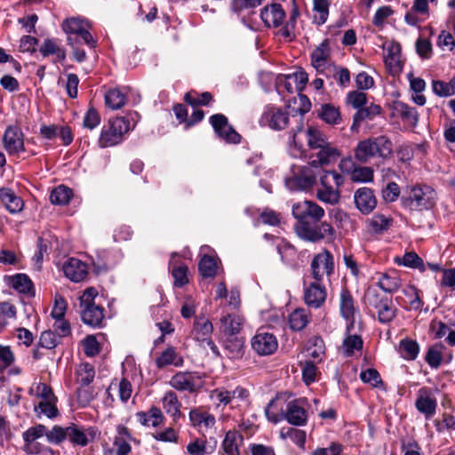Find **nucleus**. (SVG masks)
<instances>
[{
  "label": "nucleus",
  "instance_id": "f257e3e1",
  "mask_svg": "<svg viewBox=\"0 0 455 455\" xmlns=\"http://www.w3.org/2000/svg\"><path fill=\"white\" fill-rule=\"evenodd\" d=\"M96 435L97 429L93 427H85L76 423H70L66 427L56 425L49 430L47 441L50 443L60 444L68 440L73 446L84 447L94 440Z\"/></svg>",
  "mask_w": 455,
  "mask_h": 455
},
{
  "label": "nucleus",
  "instance_id": "f03ea898",
  "mask_svg": "<svg viewBox=\"0 0 455 455\" xmlns=\"http://www.w3.org/2000/svg\"><path fill=\"white\" fill-rule=\"evenodd\" d=\"M137 113L111 118L101 129L99 145L101 148L112 147L123 141L124 136L135 127Z\"/></svg>",
  "mask_w": 455,
  "mask_h": 455
},
{
  "label": "nucleus",
  "instance_id": "7ed1b4c3",
  "mask_svg": "<svg viewBox=\"0 0 455 455\" xmlns=\"http://www.w3.org/2000/svg\"><path fill=\"white\" fill-rule=\"evenodd\" d=\"M437 200L435 190L426 184L408 186L402 197L403 208L411 212L428 211L435 207Z\"/></svg>",
  "mask_w": 455,
  "mask_h": 455
},
{
  "label": "nucleus",
  "instance_id": "20e7f679",
  "mask_svg": "<svg viewBox=\"0 0 455 455\" xmlns=\"http://www.w3.org/2000/svg\"><path fill=\"white\" fill-rule=\"evenodd\" d=\"M392 151L393 144L384 135L363 140L357 143L354 150L355 158L362 164H367L375 157L386 158Z\"/></svg>",
  "mask_w": 455,
  "mask_h": 455
},
{
  "label": "nucleus",
  "instance_id": "39448f33",
  "mask_svg": "<svg viewBox=\"0 0 455 455\" xmlns=\"http://www.w3.org/2000/svg\"><path fill=\"white\" fill-rule=\"evenodd\" d=\"M291 212L297 220L295 230L300 233L303 228L319 222L324 216V210L316 203L309 200L298 202L292 205Z\"/></svg>",
  "mask_w": 455,
  "mask_h": 455
},
{
  "label": "nucleus",
  "instance_id": "423d86ee",
  "mask_svg": "<svg viewBox=\"0 0 455 455\" xmlns=\"http://www.w3.org/2000/svg\"><path fill=\"white\" fill-rule=\"evenodd\" d=\"M47 434H49V430H47L46 427L42 424H38L27 429L22 434L24 440V451L28 454L31 455H53L52 448L38 442V439L44 435L47 437Z\"/></svg>",
  "mask_w": 455,
  "mask_h": 455
},
{
  "label": "nucleus",
  "instance_id": "0eeeda50",
  "mask_svg": "<svg viewBox=\"0 0 455 455\" xmlns=\"http://www.w3.org/2000/svg\"><path fill=\"white\" fill-rule=\"evenodd\" d=\"M316 182V175L309 166L293 167L292 174L285 178V186L291 191L311 188Z\"/></svg>",
  "mask_w": 455,
  "mask_h": 455
},
{
  "label": "nucleus",
  "instance_id": "6e6552de",
  "mask_svg": "<svg viewBox=\"0 0 455 455\" xmlns=\"http://www.w3.org/2000/svg\"><path fill=\"white\" fill-rule=\"evenodd\" d=\"M259 124L262 127H267L274 131H282L289 124V114L282 108L275 105H267L263 109Z\"/></svg>",
  "mask_w": 455,
  "mask_h": 455
},
{
  "label": "nucleus",
  "instance_id": "1a4fd4ad",
  "mask_svg": "<svg viewBox=\"0 0 455 455\" xmlns=\"http://www.w3.org/2000/svg\"><path fill=\"white\" fill-rule=\"evenodd\" d=\"M169 384L178 391L195 393L204 387V380L197 371H179L171 378Z\"/></svg>",
  "mask_w": 455,
  "mask_h": 455
},
{
  "label": "nucleus",
  "instance_id": "9d476101",
  "mask_svg": "<svg viewBox=\"0 0 455 455\" xmlns=\"http://www.w3.org/2000/svg\"><path fill=\"white\" fill-rule=\"evenodd\" d=\"M62 28L68 36L76 38L79 41L82 40L90 48L96 47L97 42L88 31L87 24L84 20L78 18L67 19L62 24Z\"/></svg>",
  "mask_w": 455,
  "mask_h": 455
},
{
  "label": "nucleus",
  "instance_id": "9b49d317",
  "mask_svg": "<svg viewBox=\"0 0 455 455\" xmlns=\"http://www.w3.org/2000/svg\"><path fill=\"white\" fill-rule=\"evenodd\" d=\"M310 268L312 277L315 281H323L324 275L331 276L334 273L332 254L327 250H323L315 255L311 261Z\"/></svg>",
  "mask_w": 455,
  "mask_h": 455
},
{
  "label": "nucleus",
  "instance_id": "f8f14e48",
  "mask_svg": "<svg viewBox=\"0 0 455 455\" xmlns=\"http://www.w3.org/2000/svg\"><path fill=\"white\" fill-rule=\"evenodd\" d=\"M310 60L312 67L320 74L330 72L334 63L331 60V51L329 39H324L311 52Z\"/></svg>",
  "mask_w": 455,
  "mask_h": 455
},
{
  "label": "nucleus",
  "instance_id": "ddd939ff",
  "mask_svg": "<svg viewBox=\"0 0 455 455\" xmlns=\"http://www.w3.org/2000/svg\"><path fill=\"white\" fill-rule=\"evenodd\" d=\"M252 350L259 355H273L278 348L276 337L265 330H258L251 340Z\"/></svg>",
  "mask_w": 455,
  "mask_h": 455
},
{
  "label": "nucleus",
  "instance_id": "4468645a",
  "mask_svg": "<svg viewBox=\"0 0 455 455\" xmlns=\"http://www.w3.org/2000/svg\"><path fill=\"white\" fill-rule=\"evenodd\" d=\"M307 398L290 401L286 404L284 419L293 426H305L307 422Z\"/></svg>",
  "mask_w": 455,
  "mask_h": 455
},
{
  "label": "nucleus",
  "instance_id": "2eb2a0df",
  "mask_svg": "<svg viewBox=\"0 0 455 455\" xmlns=\"http://www.w3.org/2000/svg\"><path fill=\"white\" fill-rule=\"evenodd\" d=\"M367 303L375 310L379 321L382 323L391 322L396 315L395 307L393 305L392 300L387 298L369 294L367 296Z\"/></svg>",
  "mask_w": 455,
  "mask_h": 455
},
{
  "label": "nucleus",
  "instance_id": "dca6fc26",
  "mask_svg": "<svg viewBox=\"0 0 455 455\" xmlns=\"http://www.w3.org/2000/svg\"><path fill=\"white\" fill-rule=\"evenodd\" d=\"M415 407L426 419H430L435 414L437 408V399L434 390L427 387H420L417 392Z\"/></svg>",
  "mask_w": 455,
  "mask_h": 455
},
{
  "label": "nucleus",
  "instance_id": "f3484780",
  "mask_svg": "<svg viewBox=\"0 0 455 455\" xmlns=\"http://www.w3.org/2000/svg\"><path fill=\"white\" fill-rule=\"evenodd\" d=\"M210 123L216 134L228 143L237 144L241 136L228 124V118L222 114H215L210 117Z\"/></svg>",
  "mask_w": 455,
  "mask_h": 455
},
{
  "label": "nucleus",
  "instance_id": "a211bd4d",
  "mask_svg": "<svg viewBox=\"0 0 455 455\" xmlns=\"http://www.w3.org/2000/svg\"><path fill=\"white\" fill-rule=\"evenodd\" d=\"M3 144L9 155L24 152V134L21 129L17 125L8 126L3 136Z\"/></svg>",
  "mask_w": 455,
  "mask_h": 455
},
{
  "label": "nucleus",
  "instance_id": "6ab92c4d",
  "mask_svg": "<svg viewBox=\"0 0 455 455\" xmlns=\"http://www.w3.org/2000/svg\"><path fill=\"white\" fill-rule=\"evenodd\" d=\"M334 235V228L326 221L315 226L311 224L307 228H303L300 233L298 234L302 239L314 243L323 239H332Z\"/></svg>",
  "mask_w": 455,
  "mask_h": 455
},
{
  "label": "nucleus",
  "instance_id": "aec40b11",
  "mask_svg": "<svg viewBox=\"0 0 455 455\" xmlns=\"http://www.w3.org/2000/svg\"><path fill=\"white\" fill-rule=\"evenodd\" d=\"M286 13L280 4H267L260 10V19L268 28H276L283 25Z\"/></svg>",
  "mask_w": 455,
  "mask_h": 455
},
{
  "label": "nucleus",
  "instance_id": "412c9836",
  "mask_svg": "<svg viewBox=\"0 0 455 455\" xmlns=\"http://www.w3.org/2000/svg\"><path fill=\"white\" fill-rule=\"evenodd\" d=\"M327 291L322 281H314L304 289L305 303L313 308H320L325 302Z\"/></svg>",
  "mask_w": 455,
  "mask_h": 455
},
{
  "label": "nucleus",
  "instance_id": "4be33fe9",
  "mask_svg": "<svg viewBox=\"0 0 455 455\" xmlns=\"http://www.w3.org/2000/svg\"><path fill=\"white\" fill-rule=\"evenodd\" d=\"M354 200L356 208L363 214H369L377 205L373 190L365 187L360 188L355 192Z\"/></svg>",
  "mask_w": 455,
  "mask_h": 455
},
{
  "label": "nucleus",
  "instance_id": "5701e85b",
  "mask_svg": "<svg viewBox=\"0 0 455 455\" xmlns=\"http://www.w3.org/2000/svg\"><path fill=\"white\" fill-rule=\"evenodd\" d=\"M62 269L66 277L75 283L84 280L88 275L87 265L75 258L68 259L64 263Z\"/></svg>",
  "mask_w": 455,
  "mask_h": 455
},
{
  "label": "nucleus",
  "instance_id": "b1692460",
  "mask_svg": "<svg viewBox=\"0 0 455 455\" xmlns=\"http://www.w3.org/2000/svg\"><path fill=\"white\" fill-rule=\"evenodd\" d=\"M341 156L340 150L331 143H327L324 147L317 149L315 159L311 161L312 166L328 165L335 163Z\"/></svg>",
  "mask_w": 455,
  "mask_h": 455
},
{
  "label": "nucleus",
  "instance_id": "393cba45",
  "mask_svg": "<svg viewBox=\"0 0 455 455\" xmlns=\"http://www.w3.org/2000/svg\"><path fill=\"white\" fill-rule=\"evenodd\" d=\"M340 314L347 321V332L349 333L354 327L355 307L351 293L343 289L340 292Z\"/></svg>",
  "mask_w": 455,
  "mask_h": 455
},
{
  "label": "nucleus",
  "instance_id": "a878e982",
  "mask_svg": "<svg viewBox=\"0 0 455 455\" xmlns=\"http://www.w3.org/2000/svg\"><path fill=\"white\" fill-rule=\"evenodd\" d=\"M221 337L238 336L243 325V319L235 314H228L220 318Z\"/></svg>",
  "mask_w": 455,
  "mask_h": 455
},
{
  "label": "nucleus",
  "instance_id": "bb28decb",
  "mask_svg": "<svg viewBox=\"0 0 455 455\" xmlns=\"http://www.w3.org/2000/svg\"><path fill=\"white\" fill-rule=\"evenodd\" d=\"M83 322L92 327H100L104 319V308L98 304L80 306Z\"/></svg>",
  "mask_w": 455,
  "mask_h": 455
},
{
  "label": "nucleus",
  "instance_id": "cd10ccee",
  "mask_svg": "<svg viewBox=\"0 0 455 455\" xmlns=\"http://www.w3.org/2000/svg\"><path fill=\"white\" fill-rule=\"evenodd\" d=\"M221 343L227 356L230 359L241 358L243 355L244 339L238 336L221 337Z\"/></svg>",
  "mask_w": 455,
  "mask_h": 455
},
{
  "label": "nucleus",
  "instance_id": "c85d7f7f",
  "mask_svg": "<svg viewBox=\"0 0 455 455\" xmlns=\"http://www.w3.org/2000/svg\"><path fill=\"white\" fill-rule=\"evenodd\" d=\"M377 285L385 292L394 293L401 286V279L395 270H388L376 275Z\"/></svg>",
  "mask_w": 455,
  "mask_h": 455
},
{
  "label": "nucleus",
  "instance_id": "c756f323",
  "mask_svg": "<svg viewBox=\"0 0 455 455\" xmlns=\"http://www.w3.org/2000/svg\"><path fill=\"white\" fill-rule=\"evenodd\" d=\"M0 204H3L11 214L20 212L24 207L23 200L12 189L6 188H0Z\"/></svg>",
  "mask_w": 455,
  "mask_h": 455
},
{
  "label": "nucleus",
  "instance_id": "7c9ffc66",
  "mask_svg": "<svg viewBox=\"0 0 455 455\" xmlns=\"http://www.w3.org/2000/svg\"><path fill=\"white\" fill-rule=\"evenodd\" d=\"M394 115L400 117L402 121L411 127H415L419 121L416 108L402 102L395 101L393 104Z\"/></svg>",
  "mask_w": 455,
  "mask_h": 455
},
{
  "label": "nucleus",
  "instance_id": "2f4dec72",
  "mask_svg": "<svg viewBox=\"0 0 455 455\" xmlns=\"http://www.w3.org/2000/svg\"><path fill=\"white\" fill-rule=\"evenodd\" d=\"M189 420L194 427L200 430L212 428L216 423L212 414L198 408L190 411Z\"/></svg>",
  "mask_w": 455,
  "mask_h": 455
},
{
  "label": "nucleus",
  "instance_id": "473e14b6",
  "mask_svg": "<svg viewBox=\"0 0 455 455\" xmlns=\"http://www.w3.org/2000/svg\"><path fill=\"white\" fill-rule=\"evenodd\" d=\"M213 331L212 322L204 316L196 317L194 323L193 335L195 339L204 344L206 340H210Z\"/></svg>",
  "mask_w": 455,
  "mask_h": 455
},
{
  "label": "nucleus",
  "instance_id": "72a5a7b5",
  "mask_svg": "<svg viewBox=\"0 0 455 455\" xmlns=\"http://www.w3.org/2000/svg\"><path fill=\"white\" fill-rule=\"evenodd\" d=\"M243 441V437L238 431H228L221 444L225 455H240L239 448Z\"/></svg>",
  "mask_w": 455,
  "mask_h": 455
},
{
  "label": "nucleus",
  "instance_id": "f704fd0d",
  "mask_svg": "<svg viewBox=\"0 0 455 455\" xmlns=\"http://www.w3.org/2000/svg\"><path fill=\"white\" fill-rule=\"evenodd\" d=\"M317 116L330 125H338L342 122L339 108L330 103L321 105Z\"/></svg>",
  "mask_w": 455,
  "mask_h": 455
},
{
  "label": "nucleus",
  "instance_id": "c9c22d12",
  "mask_svg": "<svg viewBox=\"0 0 455 455\" xmlns=\"http://www.w3.org/2000/svg\"><path fill=\"white\" fill-rule=\"evenodd\" d=\"M284 401L282 397L273 398L265 409L267 419L272 423H278L284 419L285 410H283Z\"/></svg>",
  "mask_w": 455,
  "mask_h": 455
},
{
  "label": "nucleus",
  "instance_id": "e433bc0d",
  "mask_svg": "<svg viewBox=\"0 0 455 455\" xmlns=\"http://www.w3.org/2000/svg\"><path fill=\"white\" fill-rule=\"evenodd\" d=\"M299 16V12L297 7H294L290 13L289 20L278 30L277 36L286 42H291L296 38V23Z\"/></svg>",
  "mask_w": 455,
  "mask_h": 455
},
{
  "label": "nucleus",
  "instance_id": "4c0bfd02",
  "mask_svg": "<svg viewBox=\"0 0 455 455\" xmlns=\"http://www.w3.org/2000/svg\"><path fill=\"white\" fill-rule=\"evenodd\" d=\"M366 223L370 231L379 234L387 231L391 227L393 218L390 215L378 212L368 219Z\"/></svg>",
  "mask_w": 455,
  "mask_h": 455
},
{
  "label": "nucleus",
  "instance_id": "58836bf2",
  "mask_svg": "<svg viewBox=\"0 0 455 455\" xmlns=\"http://www.w3.org/2000/svg\"><path fill=\"white\" fill-rule=\"evenodd\" d=\"M395 262L399 266L418 269L420 272L426 271V264L415 251H408L401 257H395Z\"/></svg>",
  "mask_w": 455,
  "mask_h": 455
},
{
  "label": "nucleus",
  "instance_id": "ea45409f",
  "mask_svg": "<svg viewBox=\"0 0 455 455\" xmlns=\"http://www.w3.org/2000/svg\"><path fill=\"white\" fill-rule=\"evenodd\" d=\"M118 435L115 437L114 446L116 448V455H128L131 452V445L129 441L131 435L125 427H117Z\"/></svg>",
  "mask_w": 455,
  "mask_h": 455
},
{
  "label": "nucleus",
  "instance_id": "a19ab883",
  "mask_svg": "<svg viewBox=\"0 0 455 455\" xmlns=\"http://www.w3.org/2000/svg\"><path fill=\"white\" fill-rule=\"evenodd\" d=\"M307 146L312 150H317L329 143L326 135L316 127H308L306 131Z\"/></svg>",
  "mask_w": 455,
  "mask_h": 455
},
{
  "label": "nucleus",
  "instance_id": "79ce46f5",
  "mask_svg": "<svg viewBox=\"0 0 455 455\" xmlns=\"http://www.w3.org/2000/svg\"><path fill=\"white\" fill-rule=\"evenodd\" d=\"M310 313L305 308H297L289 315V324L293 331L303 330L310 321Z\"/></svg>",
  "mask_w": 455,
  "mask_h": 455
},
{
  "label": "nucleus",
  "instance_id": "37998d69",
  "mask_svg": "<svg viewBox=\"0 0 455 455\" xmlns=\"http://www.w3.org/2000/svg\"><path fill=\"white\" fill-rule=\"evenodd\" d=\"M381 108L376 104H371L368 107H361L354 116L352 129L359 126L364 120H372L376 116L380 115Z\"/></svg>",
  "mask_w": 455,
  "mask_h": 455
},
{
  "label": "nucleus",
  "instance_id": "c03bdc74",
  "mask_svg": "<svg viewBox=\"0 0 455 455\" xmlns=\"http://www.w3.org/2000/svg\"><path fill=\"white\" fill-rule=\"evenodd\" d=\"M307 356L315 362H321L325 354V345L323 339L319 336L312 337L307 346Z\"/></svg>",
  "mask_w": 455,
  "mask_h": 455
},
{
  "label": "nucleus",
  "instance_id": "a18cd8bd",
  "mask_svg": "<svg viewBox=\"0 0 455 455\" xmlns=\"http://www.w3.org/2000/svg\"><path fill=\"white\" fill-rule=\"evenodd\" d=\"M136 417L141 425L148 427H157L163 420V413L156 407H152L148 412L140 411L136 414Z\"/></svg>",
  "mask_w": 455,
  "mask_h": 455
},
{
  "label": "nucleus",
  "instance_id": "49530a36",
  "mask_svg": "<svg viewBox=\"0 0 455 455\" xmlns=\"http://www.w3.org/2000/svg\"><path fill=\"white\" fill-rule=\"evenodd\" d=\"M163 407L167 414L171 415L173 419H176L180 416L181 404L178 400L177 395L169 391L166 392L162 399Z\"/></svg>",
  "mask_w": 455,
  "mask_h": 455
},
{
  "label": "nucleus",
  "instance_id": "de8ad7c7",
  "mask_svg": "<svg viewBox=\"0 0 455 455\" xmlns=\"http://www.w3.org/2000/svg\"><path fill=\"white\" fill-rule=\"evenodd\" d=\"M398 352L403 359L414 360L419 355V346L416 340L403 339L399 343Z\"/></svg>",
  "mask_w": 455,
  "mask_h": 455
},
{
  "label": "nucleus",
  "instance_id": "09e8293b",
  "mask_svg": "<svg viewBox=\"0 0 455 455\" xmlns=\"http://www.w3.org/2000/svg\"><path fill=\"white\" fill-rule=\"evenodd\" d=\"M329 0H313V20L317 25H323L326 22L329 16L330 8Z\"/></svg>",
  "mask_w": 455,
  "mask_h": 455
},
{
  "label": "nucleus",
  "instance_id": "8fccbe9b",
  "mask_svg": "<svg viewBox=\"0 0 455 455\" xmlns=\"http://www.w3.org/2000/svg\"><path fill=\"white\" fill-rule=\"evenodd\" d=\"M12 287L20 293L33 295V283L28 275L25 274H17L12 277Z\"/></svg>",
  "mask_w": 455,
  "mask_h": 455
},
{
  "label": "nucleus",
  "instance_id": "3c124183",
  "mask_svg": "<svg viewBox=\"0 0 455 455\" xmlns=\"http://www.w3.org/2000/svg\"><path fill=\"white\" fill-rule=\"evenodd\" d=\"M324 76L326 77H332L341 87H347L350 84L349 70L346 68H342L335 64L330 68V72L327 71Z\"/></svg>",
  "mask_w": 455,
  "mask_h": 455
},
{
  "label": "nucleus",
  "instance_id": "603ef678",
  "mask_svg": "<svg viewBox=\"0 0 455 455\" xmlns=\"http://www.w3.org/2000/svg\"><path fill=\"white\" fill-rule=\"evenodd\" d=\"M432 89L435 95L439 97H450L455 95V76L449 82L435 80L432 83Z\"/></svg>",
  "mask_w": 455,
  "mask_h": 455
},
{
  "label": "nucleus",
  "instance_id": "864d4df0",
  "mask_svg": "<svg viewBox=\"0 0 455 455\" xmlns=\"http://www.w3.org/2000/svg\"><path fill=\"white\" fill-rule=\"evenodd\" d=\"M339 188L329 187L317 189L316 197L323 203L336 204L340 198Z\"/></svg>",
  "mask_w": 455,
  "mask_h": 455
},
{
  "label": "nucleus",
  "instance_id": "5fc2aeb1",
  "mask_svg": "<svg viewBox=\"0 0 455 455\" xmlns=\"http://www.w3.org/2000/svg\"><path fill=\"white\" fill-rule=\"evenodd\" d=\"M105 103L112 109H119L125 104V95L119 89H110L105 95Z\"/></svg>",
  "mask_w": 455,
  "mask_h": 455
},
{
  "label": "nucleus",
  "instance_id": "6e6d98bb",
  "mask_svg": "<svg viewBox=\"0 0 455 455\" xmlns=\"http://www.w3.org/2000/svg\"><path fill=\"white\" fill-rule=\"evenodd\" d=\"M322 188H340L344 183V177L336 171H324L320 176Z\"/></svg>",
  "mask_w": 455,
  "mask_h": 455
},
{
  "label": "nucleus",
  "instance_id": "4d7b16f0",
  "mask_svg": "<svg viewBox=\"0 0 455 455\" xmlns=\"http://www.w3.org/2000/svg\"><path fill=\"white\" fill-rule=\"evenodd\" d=\"M283 439H290L292 443L300 448H304L306 443V432L300 429L288 427L286 430L283 428L280 432Z\"/></svg>",
  "mask_w": 455,
  "mask_h": 455
},
{
  "label": "nucleus",
  "instance_id": "13d9d810",
  "mask_svg": "<svg viewBox=\"0 0 455 455\" xmlns=\"http://www.w3.org/2000/svg\"><path fill=\"white\" fill-rule=\"evenodd\" d=\"M373 169L369 166L354 167L351 171V180L354 182H371L373 180Z\"/></svg>",
  "mask_w": 455,
  "mask_h": 455
},
{
  "label": "nucleus",
  "instance_id": "bf43d9fd",
  "mask_svg": "<svg viewBox=\"0 0 455 455\" xmlns=\"http://www.w3.org/2000/svg\"><path fill=\"white\" fill-rule=\"evenodd\" d=\"M199 271L204 277H214L217 273L216 259L209 255H204L199 262Z\"/></svg>",
  "mask_w": 455,
  "mask_h": 455
},
{
  "label": "nucleus",
  "instance_id": "052dcab7",
  "mask_svg": "<svg viewBox=\"0 0 455 455\" xmlns=\"http://www.w3.org/2000/svg\"><path fill=\"white\" fill-rule=\"evenodd\" d=\"M72 196V190L65 186H59L54 188L50 196L53 204H67Z\"/></svg>",
  "mask_w": 455,
  "mask_h": 455
},
{
  "label": "nucleus",
  "instance_id": "680f3d73",
  "mask_svg": "<svg viewBox=\"0 0 455 455\" xmlns=\"http://www.w3.org/2000/svg\"><path fill=\"white\" fill-rule=\"evenodd\" d=\"M178 355L175 348L172 347H167L161 355L156 359V365L157 368L162 369L167 365L174 364L179 365L177 363Z\"/></svg>",
  "mask_w": 455,
  "mask_h": 455
},
{
  "label": "nucleus",
  "instance_id": "e2e57ef3",
  "mask_svg": "<svg viewBox=\"0 0 455 455\" xmlns=\"http://www.w3.org/2000/svg\"><path fill=\"white\" fill-rule=\"evenodd\" d=\"M77 381L83 386L91 384L95 377V371L93 366L90 363H82L79 365L77 371Z\"/></svg>",
  "mask_w": 455,
  "mask_h": 455
},
{
  "label": "nucleus",
  "instance_id": "0e129e2a",
  "mask_svg": "<svg viewBox=\"0 0 455 455\" xmlns=\"http://www.w3.org/2000/svg\"><path fill=\"white\" fill-rule=\"evenodd\" d=\"M342 347L347 356H351L355 351L361 350L363 347V339L359 335L348 334L343 340Z\"/></svg>",
  "mask_w": 455,
  "mask_h": 455
},
{
  "label": "nucleus",
  "instance_id": "69168bd1",
  "mask_svg": "<svg viewBox=\"0 0 455 455\" xmlns=\"http://www.w3.org/2000/svg\"><path fill=\"white\" fill-rule=\"evenodd\" d=\"M403 293L408 299L410 309L419 310L423 307V301L419 298L418 289L413 285H408L403 289Z\"/></svg>",
  "mask_w": 455,
  "mask_h": 455
},
{
  "label": "nucleus",
  "instance_id": "338daca9",
  "mask_svg": "<svg viewBox=\"0 0 455 455\" xmlns=\"http://www.w3.org/2000/svg\"><path fill=\"white\" fill-rule=\"evenodd\" d=\"M56 397L45 401H41L37 405H35V411L38 414H44L50 419L55 418L58 415V409L56 407Z\"/></svg>",
  "mask_w": 455,
  "mask_h": 455
},
{
  "label": "nucleus",
  "instance_id": "774afa93",
  "mask_svg": "<svg viewBox=\"0 0 455 455\" xmlns=\"http://www.w3.org/2000/svg\"><path fill=\"white\" fill-rule=\"evenodd\" d=\"M28 394L30 395L42 398V401L55 398L51 387L45 383L41 382L33 384V386L28 390Z\"/></svg>",
  "mask_w": 455,
  "mask_h": 455
}]
</instances>
